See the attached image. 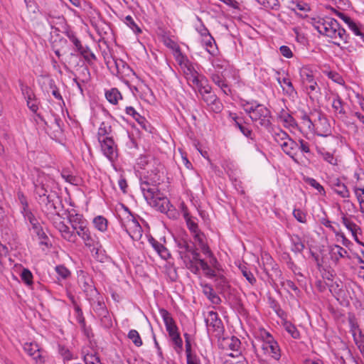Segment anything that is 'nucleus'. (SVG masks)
Returning a JSON list of instances; mask_svg holds the SVG:
<instances>
[{
	"mask_svg": "<svg viewBox=\"0 0 364 364\" xmlns=\"http://www.w3.org/2000/svg\"><path fill=\"white\" fill-rule=\"evenodd\" d=\"M178 247V252L183 260L186 267L193 274H197L200 271V264L205 276L213 278L215 277V286L225 290L228 284L226 278L223 276H217L214 269L210 267L209 264L204 259L200 258V253L198 252L193 242L184 238L176 240Z\"/></svg>",
	"mask_w": 364,
	"mask_h": 364,
	"instance_id": "1",
	"label": "nucleus"
},
{
	"mask_svg": "<svg viewBox=\"0 0 364 364\" xmlns=\"http://www.w3.org/2000/svg\"><path fill=\"white\" fill-rule=\"evenodd\" d=\"M213 69H209L212 81L218 86L225 95L231 93V90L226 78L229 75L235 82H239V71L229 65V63L221 57L208 58Z\"/></svg>",
	"mask_w": 364,
	"mask_h": 364,
	"instance_id": "2",
	"label": "nucleus"
},
{
	"mask_svg": "<svg viewBox=\"0 0 364 364\" xmlns=\"http://www.w3.org/2000/svg\"><path fill=\"white\" fill-rule=\"evenodd\" d=\"M105 64L112 73L121 80H125L126 77H130L132 75H136L134 70L123 60L115 57L105 56Z\"/></svg>",
	"mask_w": 364,
	"mask_h": 364,
	"instance_id": "3",
	"label": "nucleus"
},
{
	"mask_svg": "<svg viewBox=\"0 0 364 364\" xmlns=\"http://www.w3.org/2000/svg\"><path fill=\"white\" fill-rule=\"evenodd\" d=\"M309 22L320 34L331 38H335L336 31L338 28V22L336 19L314 17L311 18Z\"/></svg>",
	"mask_w": 364,
	"mask_h": 364,
	"instance_id": "4",
	"label": "nucleus"
},
{
	"mask_svg": "<svg viewBox=\"0 0 364 364\" xmlns=\"http://www.w3.org/2000/svg\"><path fill=\"white\" fill-rule=\"evenodd\" d=\"M170 48H171L172 54L174 56L176 61L180 67L183 69V73L186 75L187 80L198 85L199 82L201 81L198 78V73L194 70L187 57L182 53L180 47Z\"/></svg>",
	"mask_w": 364,
	"mask_h": 364,
	"instance_id": "5",
	"label": "nucleus"
},
{
	"mask_svg": "<svg viewBox=\"0 0 364 364\" xmlns=\"http://www.w3.org/2000/svg\"><path fill=\"white\" fill-rule=\"evenodd\" d=\"M58 201H60V199L55 193L48 194V196H43L42 198L38 199L42 211L47 215L49 220L60 218V214L57 212L56 207Z\"/></svg>",
	"mask_w": 364,
	"mask_h": 364,
	"instance_id": "6",
	"label": "nucleus"
},
{
	"mask_svg": "<svg viewBox=\"0 0 364 364\" xmlns=\"http://www.w3.org/2000/svg\"><path fill=\"white\" fill-rule=\"evenodd\" d=\"M228 118L232 126L238 129L240 132L247 138L252 140L255 138L250 124L245 120V117L238 115L236 113L229 112Z\"/></svg>",
	"mask_w": 364,
	"mask_h": 364,
	"instance_id": "7",
	"label": "nucleus"
},
{
	"mask_svg": "<svg viewBox=\"0 0 364 364\" xmlns=\"http://www.w3.org/2000/svg\"><path fill=\"white\" fill-rule=\"evenodd\" d=\"M252 116L251 120L253 122H259V125L267 129L271 128L272 125L271 122L272 113L264 105L260 104L259 107L256 109L255 114H252Z\"/></svg>",
	"mask_w": 364,
	"mask_h": 364,
	"instance_id": "8",
	"label": "nucleus"
},
{
	"mask_svg": "<svg viewBox=\"0 0 364 364\" xmlns=\"http://www.w3.org/2000/svg\"><path fill=\"white\" fill-rule=\"evenodd\" d=\"M208 331H212L215 336L220 339L224 333V326L217 312L210 311L205 319Z\"/></svg>",
	"mask_w": 364,
	"mask_h": 364,
	"instance_id": "9",
	"label": "nucleus"
},
{
	"mask_svg": "<svg viewBox=\"0 0 364 364\" xmlns=\"http://www.w3.org/2000/svg\"><path fill=\"white\" fill-rule=\"evenodd\" d=\"M87 225L88 223H85L82 227L77 228L74 231L76 234V237L79 236L83 240L85 246L90 248L92 247L91 251L94 252L96 250L95 254H97L98 249L96 247L97 242L95 238L92 235Z\"/></svg>",
	"mask_w": 364,
	"mask_h": 364,
	"instance_id": "10",
	"label": "nucleus"
},
{
	"mask_svg": "<svg viewBox=\"0 0 364 364\" xmlns=\"http://www.w3.org/2000/svg\"><path fill=\"white\" fill-rule=\"evenodd\" d=\"M101 149L105 156L110 161H114L117 157V145L113 138L105 137L99 140Z\"/></svg>",
	"mask_w": 364,
	"mask_h": 364,
	"instance_id": "11",
	"label": "nucleus"
},
{
	"mask_svg": "<svg viewBox=\"0 0 364 364\" xmlns=\"http://www.w3.org/2000/svg\"><path fill=\"white\" fill-rule=\"evenodd\" d=\"M53 225L60 232L63 239L68 242L75 243L77 237L74 230H71L70 228L63 221H57L56 218L52 219Z\"/></svg>",
	"mask_w": 364,
	"mask_h": 364,
	"instance_id": "12",
	"label": "nucleus"
},
{
	"mask_svg": "<svg viewBox=\"0 0 364 364\" xmlns=\"http://www.w3.org/2000/svg\"><path fill=\"white\" fill-rule=\"evenodd\" d=\"M164 167L159 164L156 168L147 172V176L144 177L146 184L152 186H158L163 181Z\"/></svg>",
	"mask_w": 364,
	"mask_h": 364,
	"instance_id": "13",
	"label": "nucleus"
},
{
	"mask_svg": "<svg viewBox=\"0 0 364 364\" xmlns=\"http://www.w3.org/2000/svg\"><path fill=\"white\" fill-rule=\"evenodd\" d=\"M317 120L321 127L316 124L314 132L319 136L326 137L330 134L331 126L325 114L321 112L316 113Z\"/></svg>",
	"mask_w": 364,
	"mask_h": 364,
	"instance_id": "14",
	"label": "nucleus"
},
{
	"mask_svg": "<svg viewBox=\"0 0 364 364\" xmlns=\"http://www.w3.org/2000/svg\"><path fill=\"white\" fill-rule=\"evenodd\" d=\"M126 231L134 241H138L141 238L142 228L134 215H132V218L129 220Z\"/></svg>",
	"mask_w": 364,
	"mask_h": 364,
	"instance_id": "15",
	"label": "nucleus"
},
{
	"mask_svg": "<svg viewBox=\"0 0 364 364\" xmlns=\"http://www.w3.org/2000/svg\"><path fill=\"white\" fill-rule=\"evenodd\" d=\"M23 350L32 358L36 364L43 363L41 348L36 343H26L23 345Z\"/></svg>",
	"mask_w": 364,
	"mask_h": 364,
	"instance_id": "16",
	"label": "nucleus"
},
{
	"mask_svg": "<svg viewBox=\"0 0 364 364\" xmlns=\"http://www.w3.org/2000/svg\"><path fill=\"white\" fill-rule=\"evenodd\" d=\"M300 77L304 83H308L309 85L307 89L310 92H314L318 87L317 82L314 80L313 71L308 67H302L299 71Z\"/></svg>",
	"mask_w": 364,
	"mask_h": 364,
	"instance_id": "17",
	"label": "nucleus"
},
{
	"mask_svg": "<svg viewBox=\"0 0 364 364\" xmlns=\"http://www.w3.org/2000/svg\"><path fill=\"white\" fill-rule=\"evenodd\" d=\"M160 314L164 322L166 329L168 333V336H173V334L178 332V327L172 318L171 314L166 309H161Z\"/></svg>",
	"mask_w": 364,
	"mask_h": 364,
	"instance_id": "18",
	"label": "nucleus"
},
{
	"mask_svg": "<svg viewBox=\"0 0 364 364\" xmlns=\"http://www.w3.org/2000/svg\"><path fill=\"white\" fill-rule=\"evenodd\" d=\"M140 181L141 190L146 200L149 202L151 200L155 198L157 195H161L157 186H152L151 184H146L145 183V179L144 178H141Z\"/></svg>",
	"mask_w": 364,
	"mask_h": 364,
	"instance_id": "19",
	"label": "nucleus"
},
{
	"mask_svg": "<svg viewBox=\"0 0 364 364\" xmlns=\"http://www.w3.org/2000/svg\"><path fill=\"white\" fill-rule=\"evenodd\" d=\"M149 203L153 204L161 213H168V210H171V208H173L169 200L166 197H161V195H157L155 198L151 200Z\"/></svg>",
	"mask_w": 364,
	"mask_h": 364,
	"instance_id": "20",
	"label": "nucleus"
},
{
	"mask_svg": "<svg viewBox=\"0 0 364 364\" xmlns=\"http://www.w3.org/2000/svg\"><path fill=\"white\" fill-rule=\"evenodd\" d=\"M281 148L287 155L291 157L294 161H296L295 156L299 150V144L296 141L289 136L285 143L282 144V146Z\"/></svg>",
	"mask_w": 364,
	"mask_h": 364,
	"instance_id": "21",
	"label": "nucleus"
},
{
	"mask_svg": "<svg viewBox=\"0 0 364 364\" xmlns=\"http://www.w3.org/2000/svg\"><path fill=\"white\" fill-rule=\"evenodd\" d=\"M271 341V342H263L262 348L265 353L271 354L273 358L279 360L281 357V353L278 343L275 340Z\"/></svg>",
	"mask_w": 364,
	"mask_h": 364,
	"instance_id": "22",
	"label": "nucleus"
},
{
	"mask_svg": "<svg viewBox=\"0 0 364 364\" xmlns=\"http://www.w3.org/2000/svg\"><path fill=\"white\" fill-rule=\"evenodd\" d=\"M241 341L236 336L223 338L219 344L221 348H228L232 351L238 352L240 348Z\"/></svg>",
	"mask_w": 364,
	"mask_h": 364,
	"instance_id": "23",
	"label": "nucleus"
},
{
	"mask_svg": "<svg viewBox=\"0 0 364 364\" xmlns=\"http://www.w3.org/2000/svg\"><path fill=\"white\" fill-rule=\"evenodd\" d=\"M330 183L334 192L339 195L341 197L344 198L349 197L350 193L346 186L339 178H333L331 180Z\"/></svg>",
	"mask_w": 364,
	"mask_h": 364,
	"instance_id": "24",
	"label": "nucleus"
},
{
	"mask_svg": "<svg viewBox=\"0 0 364 364\" xmlns=\"http://www.w3.org/2000/svg\"><path fill=\"white\" fill-rule=\"evenodd\" d=\"M81 288L86 294L87 296L91 298L95 297L97 295V291L93 285V282L90 277H83L81 279Z\"/></svg>",
	"mask_w": 364,
	"mask_h": 364,
	"instance_id": "25",
	"label": "nucleus"
},
{
	"mask_svg": "<svg viewBox=\"0 0 364 364\" xmlns=\"http://www.w3.org/2000/svg\"><path fill=\"white\" fill-rule=\"evenodd\" d=\"M22 92L23 94L25 95V97L26 98L27 101V105L28 108L34 113L37 112V110L38 109L36 99H35V96L31 91V90L28 87L26 86L24 87H22Z\"/></svg>",
	"mask_w": 364,
	"mask_h": 364,
	"instance_id": "26",
	"label": "nucleus"
},
{
	"mask_svg": "<svg viewBox=\"0 0 364 364\" xmlns=\"http://www.w3.org/2000/svg\"><path fill=\"white\" fill-rule=\"evenodd\" d=\"M329 282H326V287H328L330 292L337 299L339 300L340 297H343L344 294V290L342 289V286L338 282H333L331 278H328Z\"/></svg>",
	"mask_w": 364,
	"mask_h": 364,
	"instance_id": "27",
	"label": "nucleus"
},
{
	"mask_svg": "<svg viewBox=\"0 0 364 364\" xmlns=\"http://www.w3.org/2000/svg\"><path fill=\"white\" fill-rule=\"evenodd\" d=\"M149 241L153 248L156 251V252L162 259H167L170 257L171 255L167 248L164 245L156 240L152 237L149 240Z\"/></svg>",
	"mask_w": 364,
	"mask_h": 364,
	"instance_id": "28",
	"label": "nucleus"
},
{
	"mask_svg": "<svg viewBox=\"0 0 364 364\" xmlns=\"http://www.w3.org/2000/svg\"><path fill=\"white\" fill-rule=\"evenodd\" d=\"M88 48L89 47H76L75 53L73 55L76 56L80 55L83 57L87 63L92 64L93 61L96 60V56Z\"/></svg>",
	"mask_w": 364,
	"mask_h": 364,
	"instance_id": "29",
	"label": "nucleus"
},
{
	"mask_svg": "<svg viewBox=\"0 0 364 364\" xmlns=\"http://www.w3.org/2000/svg\"><path fill=\"white\" fill-rule=\"evenodd\" d=\"M68 219L73 230H75L77 228L82 227L83 225L87 223V220L84 218L83 215L79 213H69Z\"/></svg>",
	"mask_w": 364,
	"mask_h": 364,
	"instance_id": "30",
	"label": "nucleus"
},
{
	"mask_svg": "<svg viewBox=\"0 0 364 364\" xmlns=\"http://www.w3.org/2000/svg\"><path fill=\"white\" fill-rule=\"evenodd\" d=\"M97 136H98V140H102L103 138L102 137H111V138H113L114 137V135H113V130H112V126L110 124L109 122H102L101 124H100V126L98 129V132H97Z\"/></svg>",
	"mask_w": 364,
	"mask_h": 364,
	"instance_id": "31",
	"label": "nucleus"
},
{
	"mask_svg": "<svg viewBox=\"0 0 364 364\" xmlns=\"http://www.w3.org/2000/svg\"><path fill=\"white\" fill-rule=\"evenodd\" d=\"M203 101L208 105H213L214 107V110L215 112H220V109L222 107V105L217 97V96L213 92H208L207 95H204L203 97H202Z\"/></svg>",
	"mask_w": 364,
	"mask_h": 364,
	"instance_id": "32",
	"label": "nucleus"
},
{
	"mask_svg": "<svg viewBox=\"0 0 364 364\" xmlns=\"http://www.w3.org/2000/svg\"><path fill=\"white\" fill-rule=\"evenodd\" d=\"M347 26L355 36L360 37L364 43V26L362 23L353 19Z\"/></svg>",
	"mask_w": 364,
	"mask_h": 364,
	"instance_id": "33",
	"label": "nucleus"
},
{
	"mask_svg": "<svg viewBox=\"0 0 364 364\" xmlns=\"http://www.w3.org/2000/svg\"><path fill=\"white\" fill-rule=\"evenodd\" d=\"M342 223L344 226L351 232L354 239L358 242L357 234L358 231L360 230V228L355 223H354L350 218L346 216L342 218Z\"/></svg>",
	"mask_w": 364,
	"mask_h": 364,
	"instance_id": "34",
	"label": "nucleus"
},
{
	"mask_svg": "<svg viewBox=\"0 0 364 364\" xmlns=\"http://www.w3.org/2000/svg\"><path fill=\"white\" fill-rule=\"evenodd\" d=\"M193 238L198 242V245L201 250L203 253H208L210 247L208 244L205 242V235L200 230L196 233H193Z\"/></svg>",
	"mask_w": 364,
	"mask_h": 364,
	"instance_id": "35",
	"label": "nucleus"
},
{
	"mask_svg": "<svg viewBox=\"0 0 364 364\" xmlns=\"http://www.w3.org/2000/svg\"><path fill=\"white\" fill-rule=\"evenodd\" d=\"M203 293L213 304H220L221 299L220 296L214 291L210 285L205 284L204 286Z\"/></svg>",
	"mask_w": 364,
	"mask_h": 364,
	"instance_id": "36",
	"label": "nucleus"
},
{
	"mask_svg": "<svg viewBox=\"0 0 364 364\" xmlns=\"http://www.w3.org/2000/svg\"><path fill=\"white\" fill-rule=\"evenodd\" d=\"M105 97L112 105H117L122 99V94L117 88H111L105 92Z\"/></svg>",
	"mask_w": 364,
	"mask_h": 364,
	"instance_id": "37",
	"label": "nucleus"
},
{
	"mask_svg": "<svg viewBox=\"0 0 364 364\" xmlns=\"http://www.w3.org/2000/svg\"><path fill=\"white\" fill-rule=\"evenodd\" d=\"M278 83L282 86L283 91L288 95L291 96L296 93V90L292 85V82L289 78L284 77L282 80L280 78L277 79Z\"/></svg>",
	"mask_w": 364,
	"mask_h": 364,
	"instance_id": "38",
	"label": "nucleus"
},
{
	"mask_svg": "<svg viewBox=\"0 0 364 364\" xmlns=\"http://www.w3.org/2000/svg\"><path fill=\"white\" fill-rule=\"evenodd\" d=\"M292 35L295 36L296 41L303 46L308 44V38L303 29L299 27L292 28Z\"/></svg>",
	"mask_w": 364,
	"mask_h": 364,
	"instance_id": "39",
	"label": "nucleus"
},
{
	"mask_svg": "<svg viewBox=\"0 0 364 364\" xmlns=\"http://www.w3.org/2000/svg\"><path fill=\"white\" fill-rule=\"evenodd\" d=\"M184 219L186 220V225L191 233H196L200 230L196 222L197 219L191 216L189 213H185Z\"/></svg>",
	"mask_w": 364,
	"mask_h": 364,
	"instance_id": "40",
	"label": "nucleus"
},
{
	"mask_svg": "<svg viewBox=\"0 0 364 364\" xmlns=\"http://www.w3.org/2000/svg\"><path fill=\"white\" fill-rule=\"evenodd\" d=\"M291 242L292 245L291 250L292 252L294 253H300L304 250L305 245L300 237L298 235H293L291 237Z\"/></svg>",
	"mask_w": 364,
	"mask_h": 364,
	"instance_id": "41",
	"label": "nucleus"
},
{
	"mask_svg": "<svg viewBox=\"0 0 364 364\" xmlns=\"http://www.w3.org/2000/svg\"><path fill=\"white\" fill-rule=\"evenodd\" d=\"M291 4L294 11L299 10L303 12H308L311 10L310 5L303 0H293L291 1Z\"/></svg>",
	"mask_w": 364,
	"mask_h": 364,
	"instance_id": "42",
	"label": "nucleus"
},
{
	"mask_svg": "<svg viewBox=\"0 0 364 364\" xmlns=\"http://www.w3.org/2000/svg\"><path fill=\"white\" fill-rule=\"evenodd\" d=\"M173 343V347L177 353H181L183 350V341L178 332L169 336Z\"/></svg>",
	"mask_w": 364,
	"mask_h": 364,
	"instance_id": "43",
	"label": "nucleus"
},
{
	"mask_svg": "<svg viewBox=\"0 0 364 364\" xmlns=\"http://www.w3.org/2000/svg\"><path fill=\"white\" fill-rule=\"evenodd\" d=\"M93 223L95 227L101 232H105L107 228V220L103 216H97L94 218Z\"/></svg>",
	"mask_w": 364,
	"mask_h": 364,
	"instance_id": "44",
	"label": "nucleus"
},
{
	"mask_svg": "<svg viewBox=\"0 0 364 364\" xmlns=\"http://www.w3.org/2000/svg\"><path fill=\"white\" fill-rule=\"evenodd\" d=\"M318 154L323 157L324 161L329 163L330 164H337V159L334 157L333 154L325 151L324 149H318Z\"/></svg>",
	"mask_w": 364,
	"mask_h": 364,
	"instance_id": "45",
	"label": "nucleus"
},
{
	"mask_svg": "<svg viewBox=\"0 0 364 364\" xmlns=\"http://www.w3.org/2000/svg\"><path fill=\"white\" fill-rule=\"evenodd\" d=\"M259 105L260 104L257 102H245V103L242 104L244 110L249 114L250 119L252 117V114H255L256 109H257Z\"/></svg>",
	"mask_w": 364,
	"mask_h": 364,
	"instance_id": "46",
	"label": "nucleus"
},
{
	"mask_svg": "<svg viewBox=\"0 0 364 364\" xmlns=\"http://www.w3.org/2000/svg\"><path fill=\"white\" fill-rule=\"evenodd\" d=\"M300 119L302 121V124L309 129L310 131H314L316 124L314 123L310 117L305 112H301Z\"/></svg>",
	"mask_w": 364,
	"mask_h": 364,
	"instance_id": "47",
	"label": "nucleus"
},
{
	"mask_svg": "<svg viewBox=\"0 0 364 364\" xmlns=\"http://www.w3.org/2000/svg\"><path fill=\"white\" fill-rule=\"evenodd\" d=\"M331 252L333 255H336V260H338L339 258L348 257L347 250L340 245H335L331 248Z\"/></svg>",
	"mask_w": 364,
	"mask_h": 364,
	"instance_id": "48",
	"label": "nucleus"
},
{
	"mask_svg": "<svg viewBox=\"0 0 364 364\" xmlns=\"http://www.w3.org/2000/svg\"><path fill=\"white\" fill-rule=\"evenodd\" d=\"M353 337L360 353L364 354V335L363 334L362 331H359L357 333H353Z\"/></svg>",
	"mask_w": 364,
	"mask_h": 364,
	"instance_id": "49",
	"label": "nucleus"
},
{
	"mask_svg": "<svg viewBox=\"0 0 364 364\" xmlns=\"http://www.w3.org/2000/svg\"><path fill=\"white\" fill-rule=\"evenodd\" d=\"M127 336L136 346L139 347L142 346V340L137 331L134 329L130 330Z\"/></svg>",
	"mask_w": 364,
	"mask_h": 364,
	"instance_id": "50",
	"label": "nucleus"
},
{
	"mask_svg": "<svg viewBox=\"0 0 364 364\" xmlns=\"http://www.w3.org/2000/svg\"><path fill=\"white\" fill-rule=\"evenodd\" d=\"M289 135L285 132L284 131H282L279 129L278 132H274V138L277 143L279 144V146L282 147V144L285 143V141L289 139Z\"/></svg>",
	"mask_w": 364,
	"mask_h": 364,
	"instance_id": "51",
	"label": "nucleus"
},
{
	"mask_svg": "<svg viewBox=\"0 0 364 364\" xmlns=\"http://www.w3.org/2000/svg\"><path fill=\"white\" fill-rule=\"evenodd\" d=\"M21 279L28 286L33 284V274L28 269H23L21 273Z\"/></svg>",
	"mask_w": 364,
	"mask_h": 364,
	"instance_id": "52",
	"label": "nucleus"
},
{
	"mask_svg": "<svg viewBox=\"0 0 364 364\" xmlns=\"http://www.w3.org/2000/svg\"><path fill=\"white\" fill-rule=\"evenodd\" d=\"M239 268L242 275L251 284H253L256 282V279L254 277L253 274L249 270V269L245 265H240Z\"/></svg>",
	"mask_w": 364,
	"mask_h": 364,
	"instance_id": "53",
	"label": "nucleus"
},
{
	"mask_svg": "<svg viewBox=\"0 0 364 364\" xmlns=\"http://www.w3.org/2000/svg\"><path fill=\"white\" fill-rule=\"evenodd\" d=\"M304 181L309 186L316 189L320 193L325 195V190L323 187L318 182H317L316 179L310 177H306L304 178Z\"/></svg>",
	"mask_w": 364,
	"mask_h": 364,
	"instance_id": "54",
	"label": "nucleus"
},
{
	"mask_svg": "<svg viewBox=\"0 0 364 364\" xmlns=\"http://www.w3.org/2000/svg\"><path fill=\"white\" fill-rule=\"evenodd\" d=\"M286 331L293 338L298 339L300 338V333L296 327L290 322H287L284 324Z\"/></svg>",
	"mask_w": 364,
	"mask_h": 364,
	"instance_id": "55",
	"label": "nucleus"
},
{
	"mask_svg": "<svg viewBox=\"0 0 364 364\" xmlns=\"http://www.w3.org/2000/svg\"><path fill=\"white\" fill-rule=\"evenodd\" d=\"M355 193L360 203V211L364 213V187H355Z\"/></svg>",
	"mask_w": 364,
	"mask_h": 364,
	"instance_id": "56",
	"label": "nucleus"
},
{
	"mask_svg": "<svg viewBox=\"0 0 364 364\" xmlns=\"http://www.w3.org/2000/svg\"><path fill=\"white\" fill-rule=\"evenodd\" d=\"M124 22L134 32L141 33V31L137 24L135 23L132 16L128 15L124 18Z\"/></svg>",
	"mask_w": 364,
	"mask_h": 364,
	"instance_id": "57",
	"label": "nucleus"
},
{
	"mask_svg": "<svg viewBox=\"0 0 364 364\" xmlns=\"http://www.w3.org/2000/svg\"><path fill=\"white\" fill-rule=\"evenodd\" d=\"M343 102L341 99L340 97H337V98L334 99L332 102V107L335 112H338L339 114H344L345 110L343 107Z\"/></svg>",
	"mask_w": 364,
	"mask_h": 364,
	"instance_id": "58",
	"label": "nucleus"
},
{
	"mask_svg": "<svg viewBox=\"0 0 364 364\" xmlns=\"http://www.w3.org/2000/svg\"><path fill=\"white\" fill-rule=\"evenodd\" d=\"M161 41L165 46H176V38L173 36H170L169 33L164 32L161 35Z\"/></svg>",
	"mask_w": 364,
	"mask_h": 364,
	"instance_id": "59",
	"label": "nucleus"
},
{
	"mask_svg": "<svg viewBox=\"0 0 364 364\" xmlns=\"http://www.w3.org/2000/svg\"><path fill=\"white\" fill-rule=\"evenodd\" d=\"M324 73L328 76V78L338 84L342 85L344 82L341 75L335 71H324Z\"/></svg>",
	"mask_w": 364,
	"mask_h": 364,
	"instance_id": "60",
	"label": "nucleus"
},
{
	"mask_svg": "<svg viewBox=\"0 0 364 364\" xmlns=\"http://www.w3.org/2000/svg\"><path fill=\"white\" fill-rule=\"evenodd\" d=\"M204 34H202V40L201 43L203 46H213V43H215V41L214 38L211 36V35L208 33V31L205 29L204 30Z\"/></svg>",
	"mask_w": 364,
	"mask_h": 364,
	"instance_id": "61",
	"label": "nucleus"
},
{
	"mask_svg": "<svg viewBox=\"0 0 364 364\" xmlns=\"http://www.w3.org/2000/svg\"><path fill=\"white\" fill-rule=\"evenodd\" d=\"M55 271L63 279H66L70 276V272L64 265L56 266Z\"/></svg>",
	"mask_w": 364,
	"mask_h": 364,
	"instance_id": "62",
	"label": "nucleus"
},
{
	"mask_svg": "<svg viewBox=\"0 0 364 364\" xmlns=\"http://www.w3.org/2000/svg\"><path fill=\"white\" fill-rule=\"evenodd\" d=\"M262 5L267 9L277 11L279 9L280 4L278 0H262Z\"/></svg>",
	"mask_w": 364,
	"mask_h": 364,
	"instance_id": "63",
	"label": "nucleus"
},
{
	"mask_svg": "<svg viewBox=\"0 0 364 364\" xmlns=\"http://www.w3.org/2000/svg\"><path fill=\"white\" fill-rule=\"evenodd\" d=\"M85 364H102L98 356L93 354H87L84 356Z\"/></svg>",
	"mask_w": 364,
	"mask_h": 364,
	"instance_id": "64",
	"label": "nucleus"
}]
</instances>
